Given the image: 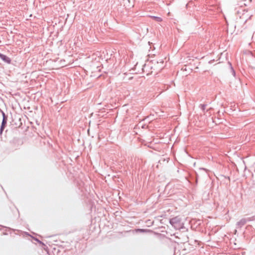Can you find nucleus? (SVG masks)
<instances>
[{
	"label": "nucleus",
	"mask_w": 255,
	"mask_h": 255,
	"mask_svg": "<svg viewBox=\"0 0 255 255\" xmlns=\"http://www.w3.org/2000/svg\"><path fill=\"white\" fill-rule=\"evenodd\" d=\"M169 223L176 230L187 231V229L184 227V223L182 222L181 218L179 216L170 219Z\"/></svg>",
	"instance_id": "obj_1"
},
{
	"label": "nucleus",
	"mask_w": 255,
	"mask_h": 255,
	"mask_svg": "<svg viewBox=\"0 0 255 255\" xmlns=\"http://www.w3.org/2000/svg\"><path fill=\"white\" fill-rule=\"evenodd\" d=\"M0 58L4 62H5L7 64H10L11 63V59L7 56L6 55L2 54L0 56Z\"/></svg>",
	"instance_id": "obj_2"
},
{
	"label": "nucleus",
	"mask_w": 255,
	"mask_h": 255,
	"mask_svg": "<svg viewBox=\"0 0 255 255\" xmlns=\"http://www.w3.org/2000/svg\"><path fill=\"white\" fill-rule=\"evenodd\" d=\"M247 223V221L245 220V218H242L239 222H238L236 224V226L237 228H241Z\"/></svg>",
	"instance_id": "obj_3"
},
{
	"label": "nucleus",
	"mask_w": 255,
	"mask_h": 255,
	"mask_svg": "<svg viewBox=\"0 0 255 255\" xmlns=\"http://www.w3.org/2000/svg\"><path fill=\"white\" fill-rule=\"evenodd\" d=\"M1 113L2 116V120L1 124L4 126H6L7 120V116L5 114V113L3 111H1Z\"/></svg>",
	"instance_id": "obj_4"
},
{
	"label": "nucleus",
	"mask_w": 255,
	"mask_h": 255,
	"mask_svg": "<svg viewBox=\"0 0 255 255\" xmlns=\"http://www.w3.org/2000/svg\"><path fill=\"white\" fill-rule=\"evenodd\" d=\"M152 18L157 22H161L162 20V18L158 16H152Z\"/></svg>",
	"instance_id": "obj_5"
},
{
	"label": "nucleus",
	"mask_w": 255,
	"mask_h": 255,
	"mask_svg": "<svg viewBox=\"0 0 255 255\" xmlns=\"http://www.w3.org/2000/svg\"><path fill=\"white\" fill-rule=\"evenodd\" d=\"M228 63H229V64L230 65V67L231 71V72H232V73L233 75L234 76H235V75H236V72H235V71L234 70V68H233V66H232V64H231L230 62H228Z\"/></svg>",
	"instance_id": "obj_6"
},
{
	"label": "nucleus",
	"mask_w": 255,
	"mask_h": 255,
	"mask_svg": "<svg viewBox=\"0 0 255 255\" xmlns=\"http://www.w3.org/2000/svg\"><path fill=\"white\" fill-rule=\"evenodd\" d=\"M246 1L247 0H241L240 3H239V5H240L241 7L243 6V5L246 6L247 5V4L245 2V1Z\"/></svg>",
	"instance_id": "obj_7"
},
{
	"label": "nucleus",
	"mask_w": 255,
	"mask_h": 255,
	"mask_svg": "<svg viewBox=\"0 0 255 255\" xmlns=\"http://www.w3.org/2000/svg\"><path fill=\"white\" fill-rule=\"evenodd\" d=\"M207 106V104H200L199 105V108L201 109V110L204 112L206 107Z\"/></svg>",
	"instance_id": "obj_8"
},
{
	"label": "nucleus",
	"mask_w": 255,
	"mask_h": 255,
	"mask_svg": "<svg viewBox=\"0 0 255 255\" xmlns=\"http://www.w3.org/2000/svg\"><path fill=\"white\" fill-rule=\"evenodd\" d=\"M245 220L247 221V222L254 221L255 220V216L245 218Z\"/></svg>",
	"instance_id": "obj_9"
},
{
	"label": "nucleus",
	"mask_w": 255,
	"mask_h": 255,
	"mask_svg": "<svg viewBox=\"0 0 255 255\" xmlns=\"http://www.w3.org/2000/svg\"><path fill=\"white\" fill-rule=\"evenodd\" d=\"M33 239L35 241H36L37 242H38L39 244L42 245L43 246H46V245L43 243L41 241H40L38 239L36 238H35V237H32Z\"/></svg>",
	"instance_id": "obj_10"
},
{
	"label": "nucleus",
	"mask_w": 255,
	"mask_h": 255,
	"mask_svg": "<svg viewBox=\"0 0 255 255\" xmlns=\"http://www.w3.org/2000/svg\"><path fill=\"white\" fill-rule=\"evenodd\" d=\"M137 230H138V232H139L140 233H145V232L149 231V230L143 229H139Z\"/></svg>",
	"instance_id": "obj_11"
},
{
	"label": "nucleus",
	"mask_w": 255,
	"mask_h": 255,
	"mask_svg": "<svg viewBox=\"0 0 255 255\" xmlns=\"http://www.w3.org/2000/svg\"><path fill=\"white\" fill-rule=\"evenodd\" d=\"M5 126H4V125H2L1 124V126H0V134H1L4 128H5Z\"/></svg>",
	"instance_id": "obj_12"
},
{
	"label": "nucleus",
	"mask_w": 255,
	"mask_h": 255,
	"mask_svg": "<svg viewBox=\"0 0 255 255\" xmlns=\"http://www.w3.org/2000/svg\"><path fill=\"white\" fill-rule=\"evenodd\" d=\"M242 12H243V15H242V17H243V18H244H244H244V15H245V13H244V12H245V11H246V12H247V11H248V10H247V9H242Z\"/></svg>",
	"instance_id": "obj_13"
},
{
	"label": "nucleus",
	"mask_w": 255,
	"mask_h": 255,
	"mask_svg": "<svg viewBox=\"0 0 255 255\" xmlns=\"http://www.w3.org/2000/svg\"><path fill=\"white\" fill-rule=\"evenodd\" d=\"M163 63H164V62H163V61L162 60H161L160 61V62H158V61L157 62V64H161V67H163Z\"/></svg>",
	"instance_id": "obj_14"
},
{
	"label": "nucleus",
	"mask_w": 255,
	"mask_h": 255,
	"mask_svg": "<svg viewBox=\"0 0 255 255\" xmlns=\"http://www.w3.org/2000/svg\"><path fill=\"white\" fill-rule=\"evenodd\" d=\"M195 183L196 184H197L198 183V175L196 174V178H195Z\"/></svg>",
	"instance_id": "obj_15"
},
{
	"label": "nucleus",
	"mask_w": 255,
	"mask_h": 255,
	"mask_svg": "<svg viewBox=\"0 0 255 255\" xmlns=\"http://www.w3.org/2000/svg\"><path fill=\"white\" fill-rule=\"evenodd\" d=\"M194 243L195 244H199V241L197 240H194Z\"/></svg>",
	"instance_id": "obj_16"
},
{
	"label": "nucleus",
	"mask_w": 255,
	"mask_h": 255,
	"mask_svg": "<svg viewBox=\"0 0 255 255\" xmlns=\"http://www.w3.org/2000/svg\"><path fill=\"white\" fill-rule=\"evenodd\" d=\"M188 242H190V243H189V244H191L192 243V240H191L190 241H189H189H188Z\"/></svg>",
	"instance_id": "obj_17"
},
{
	"label": "nucleus",
	"mask_w": 255,
	"mask_h": 255,
	"mask_svg": "<svg viewBox=\"0 0 255 255\" xmlns=\"http://www.w3.org/2000/svg\"><path fill=\"white\" fill-rule=\"evenodd\" d=\"M247 19H246L245 20V21H244V23L246 22H247Z\"/></svg>",
	"instance_id": "obj_18"
},
{
	"label": "nucleus",
	"mask_w": 255,
	"mask_h": 255,
	"mask_svg": "<svg viewBox=\"0 0 255 255\" xmlns=\"http://www.w3.org/2000/svg\"><path fill=\"white\" fill-rule=\"evenodd\" d=\"M252 0H249L248 2L250 3Z\"/></svg>",
	"instance_id": "obj_19"
},
{
	"label": "nucleus",
	"mask_w": 255,
	"mask_h": 255,
	"mask_svg": "<svg viewBox=\"0 0 255 255\" xmlns=\"http://www.w3.org/2000/svg\"><path fill=\"white\" fill-rule=\"evenodd\" d=\"M238 13L239 14V13H241V12L240 11H238Z\"/></svg>",
	"instance_id": "obj_20"
},
{
	"label": "nucleus",
	"mask_w": 255,
	"mask_h": 255,
	"mask_svg": "<svg viewBox=\"0 0 255 255\" xmlns=\"http://www.w3.org/2000/svg\"><path fill=\"white\" fill-rule=\"evenodd\" d=\"M198 221L199 222V223H198V224L199 225V224H200V222H201V221H200V220H199Z\"/></svg>",
	"instance_id": "obj_21"
}]
</instances>
